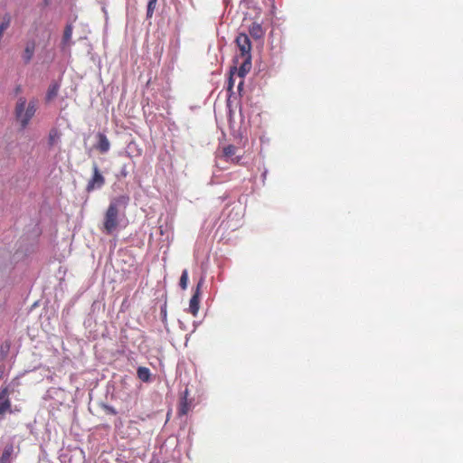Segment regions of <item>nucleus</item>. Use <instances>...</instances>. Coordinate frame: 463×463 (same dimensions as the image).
I'll use <instances>...</instances> for the list:
<instances>
[{"instance_id":"obj_15","label":"nucleus","mask_w":463,"mask_h":463,"mask_svg":"<svg viewBox=\"0 0 463 463\" xmlns=\"http://www.w3.org/2000/svg\"><path fill=\"white\" fill-rule=\"evenodd\" d=\"M13 453L14 446L12 444L5 445L0 455V463H10Z\"/></svg>"},{"instance_id":"obj_21","label":"nucleus","mask_w":463,"mask_h":463,"mask_svg":"<svg viewBox=\"0 0 463 463\" xmlns=\"http://www.w3.org/2000/svg\"><path fill=\"white\" fill-rule=\"evenodd\" d=\"M103 408H104L105 411L108 414H111V415H117L118 414V411L113 406H111V405L103 404Z\"/></svg>"},{"instance_id":"obj_25","label":"nucleus","mask_w":463,"mask_h":463,"mask_svg":"<svg viewBox=\"0 0 463 463\" xmlns=\"http://www.w3.org/2000/svg\"><path fill=\"white\" fill-rule=\"evenodd\" d=\"M189 391L187 388L181 393L180 400H188Z\"/></svg>"},{"instance_id":"obj_3","label":"nucleus","mask_w":463,"mask_h":463,"mask_svg":"<svg viewBox=\"0 0 463 463\" xmlns=\"http://www.w3.org/2000/svg\"><path fill=\"white\" fill-rule=\"evenodd\" d=\"M36 103L35 99L30 100L27 104L25 98L20 97L18 99L14 109V116L20 123L21 129L26 128L34 116L37 109Z\"/></svg>"},{"instance_id":"obj_5","label":"nucleus","mask_w":463,"mask_h":463,"mask_svg":"<svg viewBox=\"0 0 463 463\" xmlns=\"http://www.w3.org/2000/svg\"><path fill=\"white\" fill-rule=\"evenodd\" d=\"M105 184V178L100 173L97 163L93 162L92 164V175L89 180L86 191L87 193H91L94 190H99Z\"/></svg>"},{"instance_id":"obj_29","label":"nucleus","mask_w":463,"mask_h":463,"mask_svg":"<svg viewBox=\"0 0 463 463\" xmlns=\"http://www.w3.org/2000/svg\"><path fill=\"white\" fill-rule=\"evenodd\" d=\"M240 115H241V118H243V114H242V109H241V106H240Z\"/></svg>"},{"instance_id":"obj_4","label":"nucleus","mask_w":463,"mask_h":463,"mask_svg":"<svg viewBox=\"0 0 463 463\" xmlns=\"http://www.w3.org/2000/svg\"><path fill=\"white\" fill-rule=\"evenodd\" d=\"M234 74L239 76V66L232 64L229 70V76L226 80V90H227V109L229 110V122L232 123L233 111L231 106V98L235 94L233 88L235 84Z\"/></svg>"},{"instance_id":"obj_12","label":"nucleus","mask_w":463,"mask_h":463,"mask_svg":"<svg viewBox=\"0 0 463 463\" xmlns=\"http://www.w3.org/2000/svg\"><path fill=\"white\" fill-rule=\"evenodd\" d=\"M249 33H250V35L256 40L263 38V36L265 34L261 24H260L258 23H252L250 25Z\"/></svg>"},{"instance_id":"obj_19","label":"nucleus","mask_w":463,"mask_h":463,"mask_svg":"<svg viewBox=\"0 0 463 463\" xmlns=\"http://www.w3.org/2000/svg\"><path fill=\"white\" fill-rule=\"evenodd\" d=\"M10 349V345L8 343H5L1 345L0 353L2 358H5Z\"/></svg>"},{"instance_id":"obj_16","label":"nucleus","mask_w":463,"mask_h":463,"mask_svg":"<svg viewBox=\"0 0 463 463\" xmlns=\"http://www.w3.org/2000/svg\"><path fill=\"white\" fill-rule=\"evenodd\" d=\"M178 410L180 415H186L190 410V402L188 400H180Z\"/></svg>"},{"instance_id":"obj_14","label":"nucleus","mask_w":463,"mask_h":463,"mask_svg":"<svg viewBox=\"0 0 463 463\" xmlns=\"http://www.w3.org/2000/svg\"><path fill=\"white\" fill-rule=\"evenodd\" d=\"M137 375L144 383L151 382L150 369L145 366H138L137 369Z\"/></svg>"},{"instance_id":"obj_22","label":"nucleus","mask_w":463,"mask_h":463,"mask_svg":"<svg viewBox=\"0 0 463 463\" xmlns=\"http://www.w3.org/2000/svg\"><path fill=\"white\" fill-rule=\"evenodd\" d=\"M57 131L55 130H52L50 132L49 134V139H48V144L50 146H53L54 142H55V138L57 137Z\"/></svg>"},{"instance_id":"obj_9","label":"nucleus","mask_w":463,"mask_h":463,"mask_svg":"<svg viewBox=\"0 0 463 463\" xmlns=\"http://www.w3.org/2000/svg\"><path fill=\"white\" fill-rule=\"evenodd\" d=\"M237 147L233 145H228L223 148L222 156L226 161H232L235 164H241V156H235Z\"/></svg>"},{"instance_id":"obj_23","label":"nucleus","mask_w":463,"mask_h":463,"mask_svg":"<svg viewBox=\"0 0 463 463\" xmlns=\"http://www.w3.org/2000/svg\"><path fill=\"white\" fill-rule=\"evenodd\" d=\"M128 175V165L125 164L122 165V167L120 169L119 176L127 177Z\"/></svg>"},{"instance_id":"obj_11","label":"nucleus","mask_w":463,"mask_h":463,"mask_svg":"<svg viewBox=\"0 0 463 463\" xmlns=\"http://www.w3.org/2000/svg\"><path fill=\"white\" fill-rule=\"evenodd\" d=\"M61 88V82L59 80H52L48 87L45 99L46 101H51L55 99L58 95V91Z\"/></svg>"},{"instance_id":"obj_20","label":"nucleus","mask_w":463,"mask_h":463,"mask_svg":"<svg viewBox=\"0 0 463 463\" xmlns=\"http://www.w3.org/2000/svg\"><path fill=\"white\" fill-rule=\"evenodd\" d=\"M160 315H161L163 323H165L166 321V316H167L166 301H165V303L160 307Z\"/></svg>"},{"instance_id":"obj_26","label":"nucleus","mask_w":463,"mask_h":463,"mask_svg":"<svg viewBox=\"0 0 463 463\" xmlns=\"http://www.w3.org/2000/svg\"><path fill=\"white\" fill-rule=\"evenodd\" d=\"M267 175H268V169H264V171L261 173V175H260V178H261V181L262 183L264 184L265 183V180L267 178Z\"/></svg>"},{"instance_id":"obj_18","label":"nucleus","mask_w":463,"mask_h":463,"mask_svg":"<svg viewBox=\"0 0 463 463\" xmlns=\"http://www.w3.org/2000/svg\"><path fill=\"white\" fill-rule=\"evenodd\" d=\"M188 285V271L186 269H184L182 271L180 280H179V286L182 289H185Z\"/></svg>"},{"instance_id":"obj_32","label":"nucleus","mask_w":463,"mask_h":463,"mask_svg":"<svg viewBox=\"0 0 463 463\" xmlns=\"http://www.w3.org/2000/svg\"><path fill=\"white\" fill-rule=\"evenodd\" d=\"M229 226H230V227H232V230H235V228H236V226H237V225L235 224V225H233V226H232V225H229Z\"/></svg>"},{"instance_id":"obj_34","label":"nucleus","mask_w":463,"mask_h":463,"mask_svg":"<svg viewBox=\"0 0 463 463\" xmlns=\"http://www.w3.org/2000/svg\"><path fill=\"white\" fill-rule=\"evenodd\" d=\"M44 4L47 5L49 4V0H44Z\"/></svg>"},{"instance_id":"obj_7","label":"nucleus","mask_w":463,"mask_h":463,"mask_svg":"<svg viewBox=\"0 0 463 463\" xmlns=\"http://www.w3.org/2000/svg\"><path fill=\"white\" fill-rule=\"evenodd\" d=\"M9 386L0 388V416L5 415L11 410V400L9 398Z\"/></svg>"},{"instance_id":"obj_1","label":"nucleus","mask_w":463,"mask_h":463,"mask_svg":"<svg viewBox=\"0 0 463 463\" xmlns=\"http://www.w3.org/2000/svg\"><path fill=\"white\" fill-rule=\"evenodd\" d=\"M235 43L239 52L232 58V64L239 66V77L244 79L252 67L251 41L247 33H239Z\"/></svg>"},{"instance_id":"obj_2","label":"nucleus","mask_w":463,"mask_h":463,"mask_svg":"<svg viewBox=\"0 0 463 463\" xmlns=\"http://www.w3.org/2000/svg\"><path fill=\"white\" fill-rule=\"evenodd\" d=\"M130 198L127 194H120L111 199L104 218V229L108 234H111L118 226V216L124 213L128 205Z\"/></svg>"},{"instance_id":"obj_30","label":"nucleus","mask_w":463,"mask_h":463,"mask_svg":"<svg viewBox=\"0 0 463 463\" xmlns=\"http://www.w3.org/2000/svg\"><path fill=\"white\" fill-rule=\"evenodd\" d=\"M178 322H179L180 327L183 328L184 327L183 322L180 320Z\"/></svg>"},{"instance_id":"obj_10","label":"nucleus","mask_w":463,"mask_h":463,"mask_svg":"<svg viewBox=\"0 0 463 463\" xmlns=\"http://www.w3.org/2000/svg\"><path fill=\"white\" fill-rule=\"evenodd\" d=\"M35 51V42L34 41H28L25 44L24 51L22 55L23 61L24 64L30 63L32 61Z\"/></svg>"},{"instance_id":"obj_27","label":"nucleus","mask_w":463,"mask_h":463,"mask_svg":"<svg viewBox=\"0 0 463 463\" xmlns=\"http://www.w3.org/2000/svg\"><path fill=\"white\" fill-rule=\"evenodd\" d=\"M194 434L193 430L190 429L189 430V433H188V437H187V440L189 442L190 445H192V442H193V437L192 435Z\"/></svg>"},{"instance_id":"obj_31","label":"nucleus","mask_w":463,"mask_h":463,"mask_svg":"<svg viewBox=\"0 0 463 463\" xmlns=\"http://www.w3.org/2000/svg\"><path fill=\"white\" fill-rule=\"evenodd\" d=\"M39 463H50V462H49V461H47V460H40V462H39Z\"/></svg>"},{"instance_id":"obj_13","label":"nucleus","mask_w":463,"mask_h":463,"mask_svg":"<svg viewBox=\"0 0 463 463\" xmlns=\"http://www.w3.org/2000/svg\"><path fill=\"white\" fill-rule=\"evenodd\" d=\"M73 27L71 24H67L61 39V49L63 50L67 45L70 44L72 36Z\"/></svg>"},{"instance_id":"obj_28","label":"nucleus","mask_w":463,"mask_h":463,"mask_svg":"<svg viewBox=\"0 0 463 463\" xmlns=\"http://www.w3.org/2000/svg\"><path fill=\"white\" fill-rule=\"evenodd\" d=\"M4 375V368L0 366V380L3 378Z\"/></svg>"},{"instance_id":"obj_8","label":"nucleus","mask_w":463,"mask_h":463,"mask_svg":"<svg viewBox=\"0 0 463 463\" xmlns=\"http://www.w3.org/2000/svg\"><path fill=\"white\" fill-rule=\"evenodd\" d=\"M97 143L94 147L101 154H106L110 149V142L103 132H98L96 135Z\"/></svg>"},{"instance_id":"obj_6","label":"nucleus","mask_w":463,"mask_h":463,"mask_svg":"<svg viewBox=\"0 0 463 463\" xmlns=\"http://www.w3.org/2000/svg\"><path fill=\"white\" fill-rule=\"evenodd\" d=\"M204 283V279L202 277L196 283L195 288H194L193 295L189 301V308L188 311L194 316L196 317L200 308V301L202 296V288Z\"/></svg>"},{"instance_id":"obj_33","label":"nucleus","mask_w":463,"mask_h":463,"mask_svg":"<svg viewBox=\"0 0 463 463\" xmlns=\"http://www.w3.org/2000/svg\"><path fill=\"white\" fill-rule=\"evenodd\" d=\"M198 323L197 322H194V328L197 326Z\"/></svg>"},{"instance_id":"obj_24","label":"nucleus","mask_w":463,"mask_h":463,"mask_svg":"<svg viewBox=\"0 0 463 463\" xmlns=\"http://www.w3.org/2000/svg\"><path fill=\"white\" fill-rule=\"evenodd\" d=\"M243 86H244V80H241L238 83V86H237V91H238V94H239L240 97L241 96V92L243 91Z\"/></svg>"},{"instance_id":"obj_17","label":"nucleus","mask_w":463,"mask_h":463,"mask_svg":"<svg viewBox=\"0 0 463 463\" xmlns=\"http://www.w3.org/2000/svg\"><path fill=\"white\" fill-rule=\"evenodd\" d=\"M156 3H157V0H148L147 5H146V18L147 19H149L153 16Z\"/></svg>"}]
</instances>
